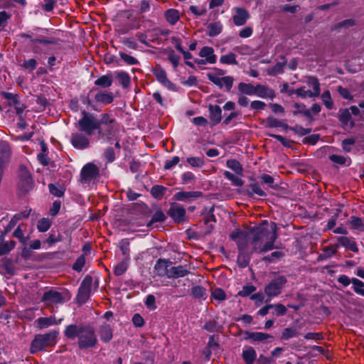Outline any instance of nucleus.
Listing matches in <instances>:
<instances>
[{"mask_svg": "<svg viewBox=\"0 0 364 364\" xmlns=\"http://www.w3.org/2000/svg\"><path fill=\"white\" fill-rule=\"evenodd\" d=\"M277 225L275 223L263 221L259 226L252 230V251L264 252L274 248V243L277 238Z\"/></svg>", "mask_w": 364, "mask_h": 364, "instance_id": "nucleus-1", "label": "nucleus"}, {"mask_svg": "<svg viewBox=\"0 0 364 364\" xmlns=\"http://www.w3.org/2000/svg\"><path fill=\"white\" fill-rule=\"evenodd\" d=\"M58 332L50 331L45 334L36 336L31 344V352L32 353L42 350L46 347L53 346L57 343Z\"/></svg>", "mask_w": 364, "mask_h": 364, "instance_id": "nucleus-2", "label": "nucleus"}, {"mask_svg": "<svg viewBox=\"0 0 364 364\" xmlns=\"http://www.w3.org/2000/svg\"><path fill=\"white\" fill-rule=\"evenodd\" d=\"M83 117L78 121L77 127L87 135H92L97 131L99 135H103L100 129V122L92 114L82 112Z\"/></svg>", "mask_w": 364, "mask_h": 364, "instance_id": "nucleus-3", "label": "nucleus"}, {"mask_svg": "<svg viewBox=\"0 0 364 364\" xmlns=\"http://www.w3.org/2000/svg\"><path fill=\"white\" fill-rule=\"evenodd\" d=\"M225 73L224 70L218 69L208 73L207 77L210 81L219 88L230 91L232 87L234 78L232 76H225Z\"/></svg>", "mask_w": 364, "mask_h": 364, "instance_id": "nucleus-4", "label": "nucleus"}, {"mask_svg": "<svg viewBox=\"0 0 364 364\" xmlns=\"http://www.w3.org/2000/svg\"><path fill=\"white\" fill-rule=\"evenodd\" d=\"M97 343L94 329L90 326H83L79 334L78 346L81 349L92 348Z\"/></svg>", "mask_w": 364, "mask_h": 364, "instance_id": "nucleus-5", "label": "nucleus"}, {"mask_svg": "<svg viewBox=\"0 0 364 364\" xmlns=\"http://www.w3.org/2000/svg\"><path fill=\"white\" fill-rule=\"evenodd\" d=\"M287 282L284 277L280 276L272 280L264 288V292L269 297H274L280 294L282 289Z\"/></svg>", "mask_w": 364, "mask_h": 364, "instance_id": "nucleus-6", "label": "nucleus"}, {"mask_svg": "<svg viewBox=\"0 0 364 364\" xmlns=\"http://www.w3.org/2000/svg\"><path fill=\"white\" fill-rule=\"evenodd\" d=\"M119 18L122 23L124 24L121 27L119 26L118 31L121 33H126L130 30L134 28V23L136 21V18L133 16V12L130 10L122 11L119 14Z\"/></svg>", "mask_w": 364, "mask_h": 364, "instance_id": "nucleus-7", "label": "nucleus"}, {"mask_svg": "<svg viewBox=\"0 0 364 364\" xmlns=\"http://www.w3.org/2000/svg\"><path fill=\"white\" fill-rule=\"evenodd\" d=\"M92 284V278L90 276H86L82 280L77 294V300L81 303H85L90 296Z\"/></svg>", "mask_w": 364, "mask_h": 364, "instance_id": "nucleus-8", "label": "nucleus"}, {"mask_svg": "<svg viewBox=\"0 0 364 364\" xmlns=\"http://www.w3.org/2000/svg\"><path fill=\"white\" fill-rule=\"evenodd\" d=\"M232 21L237 26L245 25L250 18L247 10L242 7H234L232 9Z\"/></svg>", "mask_w": 364, "mask_h": 364, "instance_id": "nucleus-9", "label": "nucleus"}, {"mask_svg": "<svg viewBox=\"0 0 364 364\" xmlns=\"http://www.w3.org/2000/svg\"><path fill=\"white\" fill-rule=\"evenodd\" d=\"M41 301L44 302L47 306H51L63 304L65 299L61 293L55 290H49L43 294Z\"/></svg>", "mask_w": 364, "mask_h": 364, "instance_id": "nucleus-10", "label": "nucleus"}, {"mask_svg": "<svg viewBox=\"0 0 364 364\" xmlns=\"http://www.w3.org/2000/svg\"><path fill=\"white\" fill-rule=\"evenodd\" d=\"M230 237L236 242L239 251H246L249 242V237L247 232L240 230H235L230 234Z\"/></svg>", "mask_w": 364, "mask_h": 364, "instance_id": "nucleus-11", "label": "nucleus"}, {"mask_svg": "<svg viewBox=\"0 0 364 364\" xmlns=\"http://www.w3.org/2000/svg\"><path fill=\"white\" fill-rule=\"evenodd\" d=\"M99 173V169L96 165L92 163H88L83 166L81 170L82 181L85 183L90 182Z\"/></svg>", "mask_w": 364, "mask_h": 364, "instance_id": "nucleus-12", "label": "nucleus"}, {"mask_svg": "<svg viewBox=\"0 0 364 364\" xmlns=\"http://www.w3.org/2000/svg\"><path fill=\"white\" fill-rule=\"evenodd\" d=\"M70 142L75 148L78 149H85L90 146L89 139L81 133L73 134L71 135Z\"/></svg>", "mask_w": 364, "mask_h": 364, "instance_id": "nucleus-13", "label": "nucleus"}, {"mask_svg": "<svg viewBox=\"0 0 364 364\" xmlns=\"http://www.w3.org/2000/svg\"><path fill=\"white\" fill-rule=\"evenodd\" d=\"M168 213L175 222L181 223L184 220L186 210L181 205L173 204L169 208Z\"/></svg>", "mask_w": 364, "mask_h": 364, "instance_id": "nucleus-14", "label": "nucleus"}, {"mask_svg": "<svg viewBox=\"0 0 364 364\" xmlns=\"http://www.w3.org/2000/svg\"><path fill=\"white\" fill-rule=\"evenodd\" d=\"M11 149L9 145L6 141L0 142V173H2V169L6 164L8 163L10 158Z\"/></svg>", "mask_w": 364, "mask_h": 364, "instance_id": "nucleus-15", "label": "nucleus"}, {"mask_svg": "<svg viewBox=\"0 0 364 364\" xmlns=\"http://www.w3.org/2000/svg\"><path fill=\"white\" fill-rule=\"evenodd\" d=\"M153 74L156 80L165 87L168 90L173 89V84L167 78L166 73L162 68H156L153 70Z\"/></svg>", "mask_w": 364, "mask_h": 364, "instance_id": "nucleus-16", "label": "nucleus"}, {"mask_svg": "<svg viewBox=\"0 0 364 364\" xmlns=\"http://www.w3.org/2000/svg\"><path fill=\"white\" fill-rule=\"evenodd\" d=\"M269 338H272L270 334L263 332L246 331L245 333V339L254 342H264Z\"/></svg>", "mask_w": 364, "mask_h": 364, "instance_id": "nucleus-17", "label": "nucleus"}, {"mask_svg": "<svg viewBox=\"0 0 364 364\" xmlns=\"http://www.w3.org/2000/svg\"><path fill=\"white\" fill-rule=\"evenodd\" d=\"M202 196L200 191H179L173 195V199L178 201H189Z\"/></svg>", "mask_w": 364, "mask_h": 364, "instance_id": "nucleus-18", "label": "nucleus"}, {"mask_svg": "<svg viewBox=\"0 0 364 364\" xmlns=\"http://www.w3.org/2000/svg\"><path fill=\"white\" fill-rule=\"evenodd\" d=\"M336 240L338 242L341 246L345 247L346 250H350L353 252H358L357 244L353 238L346 236H341L338 237L336 238Z\"/></svg>", "mask_w": 364, "mask_h": 364, "instance_id": "nucleus-19", "label": "nucleus"}, {"mask_svg": "<svg viewBox=\"0 0 364 364\" xmlns=\"http://www.w3.org/2000/svg\"><path fill=\"white\" fill-rule=\"evenodd\" d=\"M189 270L182 265L170 267L168 272V278H179L186 276Z\"/></svg>", "mask_w": 364, "mask_h": 364, "instance_id": "nucleus-20", "label": "nucleus"}, {"mask_svg": "<svg viewBox=\"0 0 364 364\" xmlns=\"http://www.w3.org/2000/svg\"><path fill=\"white\" fill-rule=\"evenodd\" d=\"M255 92V95L262 98L273 99L275 96L273 90L262 85H257Z\"/></svg>", "mask_w": 364, "mask_h": 364, "instance_id": "nucleus-21", "label": "nucleus"}, {"mask_svg": "<svg viewBox=\"0 0 364 364\" xmlns=\"http://www.w3.org/2000/svg\"><path fill=\"white\" fill-rule=\"evenodd\" d=\"M209 110V117L210 120L213 122V124L215 125L218 124L222 119V110L221 108L216 105H210L208 107Z\"/></svg>", "mask_w": 364, "mask_h": 364, "instance_id": "nucleus-22", "label": "nucleus"}, {"mask_svg": "<svg viewBox=\"0 0 364 364\" xmlns=\"http://www.w3.org/2000/svg\"><path fill=\"white\" fill-rule=\"evenodd\" d=\"M199 55L205 58L209 64H214L217 60L213 48L209 46L203 47L199 52Z\"/></svg>", "mask_w": 364, "mask_h": 364, "instance_id": "nucleus-23", "label": "nucleus"}, {"mask_svg": "<svg viewBox=\"0 0 364 364\" xmlns=\"http://www.w3.org/2000/svg\"><path fill=\"white\" fill-rule=\"evenodd\" d=\"M171 262L159 259L156 262L155 264V270L157 272V274L159 276H166L168 277V272L170 268Z\"/></svg>", "mask_w": 364, "mask_h": 364, "instance_id": "nucleus-24", "label": "nucleus"}, {"mask_svg": "<svg viewBox=\"0 0 364 364\" xmlns=\"http://www.w3.org/2000/svg\"><path fill=\"white\" fill-rule=\"evenodd\" d=\"M95 100L97 102L107 105L112 103L114 97L112 92L100 91L96 93Z\"/></svg>", "mask_w": 364, "mask_h": 364, "instance_id": "nucleus-25", "label": "nucleus"}, {"mask_svg": "<svg viewBox=\"0 0 364 364\" xmlns=\"http://www.w3.org/2000/svg\"><path fill=\"white\" fill-rule=\"evenodd\" d=\"M83 326H78L75 324H71L66 326L64 333L65 336L69 339H74L76 337L79 338V334L81 332V328Z\"/></svg>", "mask_w": 364, "mask_h": 364, "instance_id": "nucleus-26", "label": "nucleus"}, {"mask_svg": "<svg viewBox=\"0 0 364 364\" xmlns=\"http://www.w3.org/2000/svg\"><path fill=\"white\" fill-rule=\"evenodd\" d=\"M99 333L101 340L105 343L111 341L113 336L112 331L108 324L102 325L100 328Z\"/></svg>", "mask_w": 364, "mask_h": 364, "instance_id": "nucleus-27", "label": "nucleus"}, {"mask_svg": "<svg viewBox=\"0 0 364 364\" xmlns=\"http://www.w3.org/2000/svg\"><path fill=\"white\" fill-rule=\"evenodd\" d=\"M257 353L252 347H247L242 350V358L247 364H252L255 360Z\"/></svg>", "mask_w": 364, "mask_h": 364, "instance_id": "nucleus-28", "label": "nucleus"}, {"mask_svg": "<svg viewBox=\"0 0 364 364\" xmlns=\"http://www.w3.org/2000/svg\"><path fill=\"white\" fill-rule=\"evenodd\" d=\"M348 225L353 230L364 231V222L360 218L351 216L348 221Z\"/></svg>", "mask_w": 364, "mask_h": 364, "instance_id": "nucleus-29", "label": "nucleus"}, {"mask_svg": "<svg viewBox=\"0 0 364 364\" xmlns=\"http://www.w3.org/2000/svg\"><path fill=\"white\" fill-rule=\"evenodd\" d=\"M223 31V24L220 22L211 23L208 26L207 34L210 37L219 35Z\"/></svg>", "mask_w": 364, "mask_h": 364, "instance_id": "nucleus-30", "label": "nucleus"}, {"mask_svg": "<svg viewBox=\"0 0 364 364\" xmlns=\"http://www.w3.org/2000/svg\"><path fill=\"white\" fill-rule=\"evenodd\" d=\"M339 119L345 129L353 127V123L351 121V115L348 109L341 112Z\"/></svg>", "mask_w": 364, "mask_h": 364, "instance_id": "nucleus-31", "label": "nucleus"}, {"mask_svg": "<svg viewBox=\"0 0 364 364\" xmlns=\"http://www.w3.org/2000/svg\"><path fill=\"white\" fill-rule=\"evenodd\" d=\"M36 323L39 328H48L50 326L57 324L58 323L55 321V319L50 317H40L36 321Z\"/></svg>", "mask_w": 364, "mask_h": 364, "instance_id": "nucleus-32", "label": "nucleus"}, {"mask_svg": "<svg viewBox=\"0 0 364 364\" xmlns=\"http://www.w3.org/2000/svg\"><path fill=\"white\" fill-rule=\"evenodd\" d=\"M129 258L124 259L119 262L114 268V273L117 276L122 275L127 269L129 266Z\"/></svg>", "mask_w": 364, "mask_h": 364, "instance_id": "nucleus-33", "label": "nucleus"}, {"mask_svg": "<svg viewBox=\"0 0 364 364\" xmlns=\"http://www.w3.org/2000/svg\"><path fill=\"white\" fill-rule=\"evenodd\" d=\"M238 90L243 95H255V86L249 83L240 82L238 85Z\"/></svg>", "mask_w": 364, "mask_h": 364, "instance_id": "nucleus-34", "label": "nucleus"}, {"mask_svg": "<svg viewBox=\"0 0 364 364\" xmlns=\"http://www.w3.org/2000/svg\"><path fill=\"white\" fill-rule=\"evenodd\" d=\"M16 245V242L13 240L3 241L0 243V256L8 254Z\"/></svg>", "mask_w": 364, "mask_h": 364, "instance_id": "nucleus-35", "label": "nucleus"}, {"mask_svg": "<svg viewBox=\"0 0 364 364\" xmlns=\"http://www.w3.org/2000/svg\"><path fill=\"white\" fill-rule=\"evenodd\" d=\"M306 84L313 89L314 95H320L321 89L318 80L314 77H309L306 81Z\"/></svg>", "mask_w": 364, "mask_h": 364, "instance_id": "nucleus-36", "label": "nucleus"}, {"mask_svg": "<svg viewBox=\"0 0 364 364\" xmlns=\"http://www.w3.org/2000/svg\"><path fill=\"white\" fill-rule=\"evenodd\" d=\"M291 93L295 94L301 98L318 97L317 95H314V92L311 90H306L305 87L297 88L292 91Z\"/></svg>", "mask_w": 364, "mask_h": 364, "instance_id": "nucleus-37", "label": "nucleus"}, {"mask_svg": "<svg viewBox=\"0 0 364 364\" xmlns=\"http://www.w3.org/2000/svg\"><path fill=\"white\" fill-rule=\"evenodd\" d=\"M351 283L353 284V291L363 296H364V282L357 278H352Z\"/></svg>", "mask_w": 364, "mask_h": 364, "instance_id": "nucleus-38", "label": "nucleus"}, {"mask_svg": "<svg viewBox=\"0 0 364 364\" xmlns=\"http://www.w3.org/2000/svg\"><path fill=\"white\" fill-rule=\"evenodd\" d=\"M166 18L171 25H174L179 19V13L176 9H169L166 12Z\"/></svg>", "mask_w": 364, "mask_h": 364, "instance_id": "nucleus-39", "label": "nucleus"}, {"mask_svg": "<svg viewBox=\"0 0 364 364\" xmlns=\"http://www.w3.org/2000/svg\"><path fill=\"white\" fill-rule=\"evenodd\" d=\"M250 260V256L246 253V251L240 252L238 255L237 262L241 267H245L248 265Z\"/></svg>", "mask_w": 364, "mask_h": 364, "instance_id": "nucleus-40", "label": "nucleus"}, {"mask_svg": "<svg viewBox=\"0 0 364 364\" xmlns=\"http://www.w3.org/2000/svg\"><path fill=\"white\" fill-rule=\"evenodd\" d=\"M220 62L227 65H237L236 55L233 53H229L220 58Z\"/></svg>", "mask_w": 364, "mask_h": 364, "instance_id": "nucleus-41", "label": "nucleus"}, {"mask_svg": "<svg viewBox=\"0 0 364 364\" xmlns=\"http://www.w3.org/2000/svg\"><path fill=\"white\" fill-rule=\"evenodd\" d=\"M95 84L96 85L100 86L102 87L106 88L109 87L112 84V80L110 76L108 75H102L95 80Z\"/></svg>", "mask_w": 364, "mask_h": 364, "instance_id": "nucleus-42", "label": "nucleus"}, {"mask_svg": "<svg viewBox=\"0 0 364 364\" xmlns=\"http://www.w3.org/2000/svg\"><path fill=\"white\" fill-rule=\"evenodd\" d=\"M19 188L23 192H28L33 188V179L32 178H20V181L18 183Z\"/></svg>", "mask_w": 364, "mask_h": 364, "instance_id": "nucleus-43", "label": "nucleus"}, {"mask_svg": "<svg viewBox=\"0 0 364 364\" xmlns=\"http://www.w3.org/2000/svg\"><path fill=\"white\" fill-rule=\"evenodd\" d=\"M321 100L323 104L328 109H331L333 107V102L331 99V93L328 90H326L321 95Z\"/></svg>", "mask_w": 364, "mask_h": 364, "instance_id": "nucleus-44", "label": "nucleus"}, {"mask_svg": "<svg viewBox=\"0 0 364 364\" xmlns=\"http://www.w3.org/2000/svg\"><path fill=\"white\" fill-rule=\"evenodd\" d=\"M120 58L127 65H134L139 63V60L133 56H131L124 52H119Z\"/></svg>", "mask_w": 364, "mask_h": 364, "instance_id": "nucleus-45", "label": "nucleus"}, {"mask_svg": "<svg viewBox=\"0 0 364 364\" xmlns=\"http://www.w3.org/2000/svg\"><path fill=\"white\" fill-rule=\"evenodd\" d=\"M223 175L226 178L230 180L232 182V183L235 186H240L243 184V181L240 178L229 171H225L223 173Z\"/></svg>", "mask_w": 364, "mask_h": 364, "instance_id": "nucleus-46", "label": "nucleus"}, {"mask_svg": "<svg viewBox=\"0 0 364 364\" xmlns=\"http://www.w3.org/2000/svg\"><path fill=\"white\" fill-rule=\"evenodd\" d=\"M227 166L234 171L237 174H241L242 171V168L240 165V164L235 160V159H230L227 161Z\"/></svg>", "mask_w": 364, "mask_h": 364, "instance_id": "nucleus-47", "label": "nucleus"}, {"mask_svg": "<svg viewBox=\"0 0 364 364\" xmlns=\"http://www.w3.org/2000/svg\"><path fill=\"white\" fill-rule=\"evenodd\" d=\"M117 78L119 83L124 87H127L130 84V77L128 73L121 71L117 73Z\"/></svg>", "mask_w": 364, "mask_h": 364, "instance_id": "nucleus-48", "label": "nucleus"}, {"mask_svg": "<svg viewBox=\"0 0 364 364\" xmlns=\"http://www.w3.org/2000/svg\"><path fill=\"white\" fill-rule=\"evenodd\" d=\"M51 223L47 218H41L37 224V229L41 232H46L50 227Z\"/></svg>", "mask_w": 364, "mask_h": 364, "instance_id": "nucleus-49", "label": "nucleus"}, {"mask_svg": "<svg viewBox=\"0 0 364 364\" xmlns=\"http://www.w3.org/2000/svg\"><path fill=\"white\" fill-rule=\"evenodd\" d=\"M196 177L191 171H186L181 175V181L183 184L193 183L195 181Z\"/></svg>", "mask_w": 364, "mask_h": 364, "instance_id": "nucleus-50", "label": "nucleus"}, {"mask_svg": "<svg viewBox=\"0 0 364 364\" xmlns=\"http://www.w3.org/2000/svg\"><path fill=\"white\" fill-rule=\"evenodd\" d=\"M186 161L192 166L200 168L204 165V161L200 157H188Z\"/></svg>", "mask_w": 364, "mask_h": 364, "instance_id": "nucleus-51", "label": "nucleus"}, {"mask_svg": "<svg viewBox=\"0 0 364 364\" xmlns=\"http://www.w3.org/2000/svg\"><path fill=\"white\" fill-rule=\"evenodd\" d=\"M293 107L295 108L294 112V114L301 113L305 116H309V110L306 109V106L302 103H294Z\"/></svg>", "mask_w": 364, "mask_h": 364, "instance_id": "nucleus-52", "label": "nucleus"}, {"mask_svg": "<svg viewBox=\"0 0 364 364\" xmlns=\"http://www.w3.org/2000/svg\"><path fill=\"white\" fill-rule=\"evenodd\" d=\"M189 11L196 16L199 17L204 15L207 10L205 6H191Z\"/></svg>", "mask_w": 364, "mask_h": 364, "instance_id": "nucleus-53", "label": "nucleus"}, {"mask_svg": "<svg viewBox=\"0 0 364 364\" xmlns=\"http://www.w3.org/2000/svg\"><path fill=\"white\" fill-rule=\"evenodd\" d=\"M86 262L85 255H81L79 257L75 263L73 265V269L77 272H80L82 269V267L85 266Z\"/></svg>", "mask_w": 364, "mask_h": 364, "instance_id": "nucleus-54", "label": "nucleus"}, {"mask_svg": "<svg viewBox=\"0 0 364 364\" xmlns=\"http://www.w3.org/2000/svg\"><path fill=\"white\" fill-rule=\"evenodd\" d=\"M37 62L35 59L33 58H31V59H28V60H24L23 63L21 64V67H23V68L26 69V70H33L36 68L37 67Z\"/></svg>", "mask_w": 364, "mask_h": 364, "instance_id": "nucleus-55", "label": "nucleus"}, {"mask_svg": "<svg viewBox=\"0 0 364 364\" xmlns=\"http://www.w3.org/2000/svg\"><path fill=\"white\" fill-rule=\"evenodd\" d=\"M119 247L124 257L129 258V242L127 239H124L119 242Z\"/></svg>", "mask_w": 364, "mask_h": 364, "instance_id": "nucleus-56", "label": "nucleus"}, {"mask_svg": "<svg viewBox=\"0 0 364 364\" xmlns=\"http://www.w3.org/2000/svg\"><path fill=\"white\" fill-rule=\"evenodd\" d=\"M211 296L214 299L218 301H223L226 299V294L225 291L220 288H217L214 289L212 292Z\"/></svg>", "mask_w": 364, "mask_h": 364, "instance_id": "nucleus-57", "label": "nucleus"}, {"mask_svg": "<svg viewBox=\"0 0 364 364\" xmlns=\"http://www.w3.org/2000/svg\"><path fill=\"white\" fill-rule=\"evenodd\" d=\"M251 193L256 194L259 196H266L265 192L261 188L257 183H254L250 185Z\"/></svg>", "mask_w": 364, "mask_h": 364, "instance_id": "nucleus-58", "label": "nucleus"}, {"mask_svg": "<svg viewBox=\"0 0 364 364\" xmlns=\"http://www.w3.org/2000/svg\"><path fill=\"white\" fill-rule=\"evenodd\" d=\"M180 161L178 156H175L170 159H167L164 164V169L168 170L177 165Z\"/></svg>", "mask_w": 364, "mask_h": 364, "instance_id": "nucleus-59", "label": "nucleus"}, {"mask_svg": "<svg viewBox=\"0 0 364 364\" xmlns=\"http://www.w3.org/2000/svg\"><path fill=\"white\" fill-rule=\"evenodd\" d=\"M191 293L196 298H203L205 295V289L200 286L192 288Z\"/></svg>", "mask_w": 364, "mask_h": 364, "instance_id": "nucleus-60", "label": "nucleus"}, {"mask_svg": "<svg viewBox=\"0 0 364 364\" xmlns=\"http://www.w3.org/2000/svg\"><path fill=\"white\" fill-rule=\"evenodd\" d=\"M256 290V288L253 285H247L243 287L242 289L238 292V295L242 297L250 295L252 292Z\"/></svg>", "mask_w": 364, "mask_h": 364, "instance_id": "nucleus-61", "label": "nucleus"}, {"mask_svg": "<svg viewBox=\"0 0 364 364\" xmlns=\"http://www.w3.org/2000/svg\"><path fill=\"white\" fill-rule=\"evenodd\" d=\"M122 42L129 48L136 50L138 48L137 43L133 38H124L122 40Z\"/></svg>", "mask_w": 364, "mask_h": 364, "instance_id": "nucleus-62", "label": "nucleus"}, {"mask_svg": "<svg viewBox=\"0 0 364 364\" xmlns=\"http://www.w3.org/2000/svg\"><path fill=\"white\" fill-rule=\"evenodd\" d=\"M49 191L51 194L57 197H61L64 193V191L62 187L56 186L53 184L49 185Z\"/></svg>", "mask_w": 364, "mask_h": 364, "instance_id": "nucleus-63", "label": "nucleus"}, {"mask_svg": "<svg viewBox=\"0 0 364 364\" xmlns=\"http://www.w3.org/2000/svg\"><path fill=\"white\" fill-rule=\"evenodd\" d=\"M267 126L272 128L280 127L283 126V123L273 117H269L267 119Z\"/></svg>", "mask_w": 364, "mask_h": 364, "instance_id": "nucleus-64", "label": "nucleus"}]
</instances>
